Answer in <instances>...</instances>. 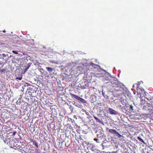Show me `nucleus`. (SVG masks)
I'll list each match as a JSON object with an SVG mask.
<instances>
[{
    "mask_svg": "<svg viewBox=\"0 0 153 153\" xmlns=\"http://www.w3.org/2000/svg\"><path fill=\"white\" fill-rule=\"evenodd\" d=\"M109 85L112 86V89L113 91V92H117L121 91L123 90V84L119 82L117 80L114 79H110Z\"/></svg>",
    "mask_w": 153,
    "mask_h": 153,
    "instance_id": "obj_1",
    "label": "nucleus"
},
{
    "mask_svg": "<svg viewBox=\"0 0 153 153\" xmlns=\"http://www.w3.org/2000/svg\"><path fill=\"white\" fill-rule=\"evenodd\" d=\"M70 95L72 98H74L82 102H84L85 101V100L75 94H70Z\"/></svg>",
    "mask_w": 153,
    "mask_h": 153,
    "instance_id": "obj_2",
    "label": "nucleus"
},
{
    "mask_svg": "<svg viewBox=\"0 0 153 153\" xmlns=\"http://www.w3.org/2000/svg\"><path fill=\"white\" fill-rule=\"evenodd\" d=\"M23 149H22V147L21 146H20V147H17V149L20 150H22L24 151V152L25 153H27L28 151V148L26 146H25L23 147Z\"/></svg>",
    "mask_w": 153,
    "mask_h": 153,
    "instance_id": "obj_3",
    "label": "nucleus"
},
{
    "mask_svg": "<svg viewBox=\"0 0 153 153\" xmlns=\"http://www.w3.org/2000/svg\"><path fill=\"white\" fill-rule=\"evenodd\" d=\"M106 130L108 132L110 133L113 134H115L117 132V131L116 130L113 129H109L108 128H106Z\"/></svg>",
    "mask_w": 153,
    "mask_h": 153,
    "instance_id": "obj_4",
    "label": "nucleus"
},
{
    "mask_svg": "<svg viewBox=\"0 0 153 153\" xmlns=\"http://www.w3.org/2000/svg\"><path fill=\"white\" fill-rule=\"evenodd\" d=\"M32 143L33 145H34L36 148H38L39 147L37 143L35 141L33 140H30V142L29 143Z\"/></svg>",
    "mask_w": 153,
    "mask_h": 153,
    "instance_id": "obj_5",
    "label": "nucleus"
},
{
    "mask_svg": "<svg viewBox=\"0 0 153 153\" xmlns=\"http://www.w3.org/2000/svg\"><path fill=\"white\" fill-rule=\"evenodd\" d=\"M109 111L110 113L111 114H117V112L111 108H109Z\"/></svg>",
    "mask_w": 153,
    "mask_h": 153,
    "instance_id": "obj_6",
    "label": "nucleus"
},
{
    "mask_svg": "<svg viewBox=\"0 0 153 153\" xmlns=\"http://www.w3.org/2000/svg\"><path fill=\"white\" fill-rule=\"evenodd\" d=\"M84 84L85 85H83V88H84L88 87L90 85L89 82L87 81H86L84 82Z\"/></svg>",
    "mask_w": 153,
    "mask_h": 153,
    "instance_id": "obj_7",
    "label": "nucleus"
},
{
    "mask_svg": "<svg viewBox=\"0 0 153 153\" xmlns=\"http://www.w3.org/2000/svg\"><path fill=\"white\" fill-rule=\"evenodd\" d=\"M32 64V63H29L27 65V67L25 69L24 71V72H26L29 68L30 66Z\"/></svg>",
    "mask_w": 153,
    "mask_h": 153,
    "instance_id": "obj_8",
    "label": "nucleus"
},
{
    "mask_svg": "<svg viewBox=\"0 0 153 153\" xmlns=\"http://www.w3.org/2000/svg\"><path fill=\"white\" fill-rule=\"evenodd\" d=\"M90 65L94 67L95 68H96L98 66L97 65L93 63H91L90 64Z\"/></svg>",
    "mask_w": 153,
    "mask_h": 153,
    "instance_id": "obj_9",
    "label": "nucleus"
},
{
    "mask_svg": "<svg viewBox=\"0 0 153 153\" xmlns=\"http://www.w3.org/2000/svg\"><path fill=\"white\" fill-rule=\"evenodd\" d=\"M94 117L97 122L100 123H102L101 121L97 117L94 116Z\"/></svg>",
    "mask_w": 153,
    "mask_h": 153,
    "instance_id": "obj_10",
    "label": "nucleus"
},
{
    "mask_svg": "<svg viewBox=\"0 0 153 153\" xmlns=\"http://www.w3.org/2000/svg\"><path fill=\"white\" fill-rule=\"evenodd\" d=\"M47 70L50 72H52L53 70V69L51 67H46Z\"/></svg>",
    "mask_w": 153,
    "mask_h": 153,
    "instance_id": "obj_11",
    "label": "nucleus"
},
{
    "mask_svg": "<svg viewBox=\"0 0 153 153\" xmlns=\"http://www.w3.org/2000/svg\"><path fill=\"white\" fill-rule=\"evenodd\" d=\"M137 139L141 142L143 143H145L144 140L140 138V137H138Z\"/></svg>",
    "mask_w": 153,
    "mask_h": 153,
    "instance_id": "obj_12",
    "label": "nucleus"
},
{
    "mask_svg": "<svg viewBox=\"0 0 153 153\" xmlns=\"http://www.w3.org/2000/svg\"><path fill=\"white\" fill-rule=\"evenodd\" d=\"M97 136L98 138H101L102 137V134L101 132H99V134H97Z\"/></svg>",
    "mask_w": 153,
    "mask_h": 153,
    "instance_id": "obj_13",
    "label": "nucleus"
},
{
    "mask_svg": "<svg viewBox=\"0 0 153 153\" xmlns=\"http://www.w3.org/2000/svg\"><path fill=\"white\" fill-rule=\"evenodd\" d=\"M85 114L87 115L88 116V119H90L92 117L90 115V113L89 112L86 111Z\"/></svg>",
    "mask_w": 153,
    "mask_h": 153,
    "instance_id": "obj_14",
    "label": "nucleus"
},
{
    "mask_svg": "<svg viewBox=\"0 0 153 153\" xmlns=\"http://www.w3.org/2000/svg\"><path fill=\"white\" fill-rule=\"evenodd\" d=\"M119 138H120L121 137H122V136L119 134L118 132L117 131L116 134H115Z\"/></svg>",
    "mask_w": 153,
    "mask_h": 153,
    "instance_id": "obj_15",
    "label": "nucleus"
},
{
    "mask_svg": "<svg viewBox=\"0 0 153 153\" xmlns=\"http://www.w3.org/2000/svg\"><path fill=\"white\" fill-rule=\"evenodd\" d=\"M94 140L96 141L97 143H100V140L99 139H98L97 138H94Z\"/></svg>",
    "mask_w": 153,
    "mask_h": 153,
    "instance_id": "obj_16",
    "label": "nucleus"
},
{
    "mask_svg": "<svg viewBox=\"0 0 153 153\" xmlns=\"http://www.w3.org/2000/svg\"><path fill=\"white\" fill-rule=\"evenodd\" d=\"M108 79H109V78H108V77H104L103 78V79L104 80H108Z\"/></svg>",
    "mask_w": 153,
    "mask_h": 153,
    "instance_id": "obj_17",
    "label": "nucleus"
},
{
    "mask_svg": "<svg viewBox=\"0 0 153 153\" xmlns=\"http://www.w3.org/2000/svg\"><path fill=\"white\" fill-rule=\"evenodd\" d=\"M12 52L13 53H14L15 54H18V53H17V52L15 51H12Z\"/></svg>",
    "mask_w": 153,
    "mask_h": 153,
    "instance_id": "obj_18",
    "label": "nucleus"
},
{
    "mask_svg": "<svg viewBox=\"0 0 153 153\" xmlns=\"http://www.w3.org/2000/svg\"><path fill=\"white\" fill-rule=\"evenodd\" d=\"M16 79L19 80H21L22 79V77H17L16 78Z\"/></svg>",
    "mask_w": 153,
    "mask_h": 153,
    "instance_id": "obj_19",
    "label": "nucleus"
},
{
    "mask_svg": "<svg viewBox=\"0 0 153 153\" xmlns=\"http://www.w3.org/2000/svg\"><path fill=\"white\" fill-rule=\"evenodd\" d=\"M39 64L38 62H37L36 63L34 64L35 65H39Z\"/></svg>",
    "mask_w": 153,
    "mask_h": 153,
    "instance_id": "obj_20",
    "label": "nucleus"
},
{
    "mask_svg": "<svg viewBox=\"0 0 153 153\" xmlns=\"http://www.w3.org/2000/svg\"><path fill=\"white\" fill-rule=\"evenodd\" d=\"M130 108L132 110H133V106L132 105H130Z\"/></svg>",
    "mask_w": 153,
    "mask_h": 153,
    "instance_id": "obj_21",
    "label": "nucleus"
},
{
    "mask_svg": "<svg viewBox=\"0 0 153 153\" xmlns=\"http://www.w3.org/2000/svg\"><path fill=\"white\" fill-rule=\"evenodd\" d=\"M20 146L19 145L17 144H16L15 146V147H16V148L17 149V147H20Z\"/></svg>",
    "mask_w": 153,
    "mask_h": 153,
    "instance_id": "obj_22",
    "label": "nucleus"
},
{
    "mask_svg": "<svg viewBox=\"0 0 153 153\" xmlns=\"http://www.w3.org/2000/svg\"><path fill=\"white\" fill-rule=\"evenodd\" d=\"M16 131H15L13 132V135L14 136L16 134Z\"/></svg>",
    "mask_w": 153,
    "mask_h": 153,
    "instance_id": "obj_23",
    "label": "nucleus"
},
{
    "mask_svg": "<svg viewBox=\"0 0 153 153\" xmlns=\"http://www.w3.org/2000/svg\"><path fill=\"white\" fill-rule=\"evenodd\" d=\"M36 153H40L38 151V150H37L36 151Z\"/></svg>",
    "mask_w": 153,
    "mask_h": 153,
    "instance_id": "obj_24",
    "label": "nucleus"
},
{
    "mask_svg": "<svg viewBox=\"0 0 153 153\" xmlns=\"http://www.w3.org/2000/svg\"><path fill=\"white\" fill-rule=\"evenodd\" d=\"M8 124L9 123H10V122L9 121H7V123Z\"/></svg>",
    "mask_w": 153,
    "mask_h": 153,
    "instance_id": "obj_25",
    "label": "nucleus"
},
{
    "mask_svg": "<svg viewBox=\"0 0 153 153\" xmlns=\"http://www.w3.org/2000/svg\"><path fill=\"white\" fill-rule=\"evenodd\" d=\"M29 146H30L31 147V146H32V145H31L30 144H29Z\"/></svg>",
    "mask_w": 153,
    "mask_h": 153,
    "instance_id": "obj_26",
    "label": "nucleus"
},
{
    "mask_svg": "<svg viewBox=\"0 0 153 153\" xmlns=\"http://www.w3.org/2000/svg\"><path fill=\"white\" fill-rule=\"evenodd\" d=\"M3 32H4V33H5V31L4 30L3 31Z\"/></svg>",
    "mask_w": 153,
    "mask_h": 153,
    "instance_id": "obj_27",
    "label": "nucleus"
},
{
    "mask_svg": "<svg viewBox=\"0 0 153 153\" xmlns=\"http://www.w3.org/2000/svg\"><path fill=\"white\" fill-rule=\"evenodd\" d=\"M41 70H43H43H44L43 69H42Z\"/></svg>",
    "mask_w": 153,
    "mask_h": 153,
    "instance_id": "obj_28",
    "label": "nucleus"
}]
</instances>
